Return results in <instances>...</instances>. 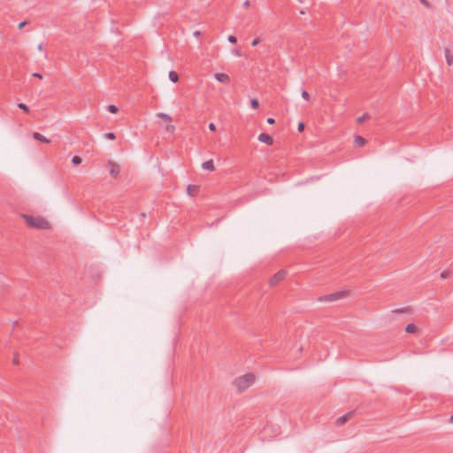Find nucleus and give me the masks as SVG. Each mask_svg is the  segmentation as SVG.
Instances as JSON below:
<instances>
[{
	"label": "nucleus",
	"mask_w": 453,
	"mask_h": 453,
	"mask_svg": "<svg viewBox=\"0 0 453 453\" xmlns=\"http://www.w3.org/2000/svg\"><path fill=\"white\" fill-rule=\"evenodd\" d=\"M256 377L253 373H246L237 377L234 380V385L237 388L238 392H243L255 382Z\"/></svg>",
	"instance_id": "nucleus-1"
},
{
	"label": "nucleus",
	"mask_w": 453,
	"mask_h": 453,
	"mask_svg": "<svg viewBox=\"0 0 453 453\" xmlns=\"http://www.w3.org/2000/svg\"><path fill=\"white\" fill-rule=\"evenodd\" d=\"M30 227L45 230L50 228V224L43 217L30 215Z\"/></svg>",
	"instance_id": "nucleus-2"
},
{
	"label": "nucleus",
	"mask_w": 453,
	"mask_h": 453,
	"mask_svg": "<svg viewBox=\"0 0 453 453\" xmlns=\"http://www.w3.org/2000/svg\"><path fill=\"white\" fill-rule=\"evenodd\" d=\"M343 296H344L343 292H335V293H332L329 295L320 296L319 298V301H320V302H334V301L342 298Z\"/></svg>",
	"instance_id": "nucleus-3"
},
{
	"label": "nucleus",
	"mask_w": 453,
	"mask_h": 453,
	"mask_svg": "<svg viewBox=\"0 0 453 453\" xmlns=\"http://www.w3.org/2000/svg\"><path fill=\"white\" fill-rule=\"evenodd\" d=\"M286 275L287 272L285 270L279 271L273 276L271 277V279L269 280V284L271 286L277 285L279 282L285 279Z\"/></svg>",
	"instance_id": "nucleus-4"
},
{
	"label": "nucleus",
	"mask_w": 453,
	"mask_h": 453,
	"mask_svg": "<svg viewBox=\"0 0 453 453\" xmlns=\"http://www.w3.org/2000/svg\"><path fill=\"white\" fill-rule=\"evenodd\" d=\"M108 165L111 166L110 174L114 179H117L120 172L119 165L112 161H109Z\"/></svg>",
	"instance_id": "nucleus-5"
},
{
	"label": "nucleus",
	"mask_w": 453,
	"mask_h": 453,
	"mask_svg": "<svg viewBox=\"0 0 453 453\" xmlns=\"http://www.w3.org/2000/svg\"><path fill=\"white\" fill-rule=\"evenodd\" d=\"M353 415H354V411L347 412L346 414H344L343 416H342L336 419V424L338 426L344 425L347 421H349L353 417Z\"/></svg>",
	"instance_id": "nucleus-6"
},
{
	"label": "nucleus",
	"mask_w": 453,
	"mask_h": 453,
	"mask_svg": "<svg viewBox=\"0 0 453 453\" xmlns=\"http://www.w3.org/2000/svg\"><path fill=\"white\" fill-rule=\"evenodd\" d=\"M214 78L218 81H219L221 83H224V84H228L230 82V77L226 73H217L214 74Z\"/></svg>",
	"instance_id": "nucleus-7"
},
{
	"label": "nucleus",
	"mask_w": 453,
	"mask_h": 453,
	"mask_svg": "<svg viewBox=\"0 0 453 453\" xmlns=\"http://www.w3.org/2000/svg\"><path fill=\"white\" fill-rule=\"evenodd\" d=\"M258 141L261 142L266 143L268 145H272L273 143V137L266 133H261L258 135Z\"/></svg>",
	"instance_id": "nucleus-8"
},
{
	"label": "nucleus",
	"mask_w": 453,
	"mask_h": 453,
	"mask_svg": "<svg viewBox=\"0 0 453 453\" xmlns=\"http://www.w3.org/2000/svg\"><path fill=\"white\" fill-rule=\"evenodd\" d=\"M199 192V187L196 185H188L187 188V193L190 196H195Z\"/></svg>",
	"instance_id": "nucleus-9"
},
{
	"label": "nucleus",
	"mask_w": 453,
	"mask_h": 453,
	"mask_svg": "<svg viewBox=\"0 0 453 453\" xmlns=\"http://www.w3.org/2000/svg\"><path fill=\"white\" fill-rule=\"evenodd\" d=\"M202 167L204 170L214 171L215 167H214L213 160L210 159L208 161L203 162V165H202Z\"/></svg>",
	"instance_id": "nucleus-10"
},
{
	"label": "nucleus",
	"mask_w": 453,
	"mask_h": 453,
	"mask_svg": "<svg viewBox=\"0 0 453 453\" xmlns=\"http://www.w3.org/2000/svg\"><path fill=\"white\" fill-rule=\"evenodd\" d=\"M33 137H34V139H35L41 142H45V143L50 142V141L45 136H43L42 134H41L38 132H35L33 134Z\"/></svg>",
	"instance_id": "nucleus-11"
},
{
	"label": "nucleus",
	"mask_w": 453,
	"mask_h": 453,
	"mask_svg": "<svg viewBox=\"0 0 453 453\" xmlns=\"http://www.w3.org/2000/svg\"><path fill=\"white\" fill-rule=\"evenodd\" d=\"M366 143V140L359 135L355 136V144L358 147L364 146Z\"/></svg>",
	"instance_id": "nucleus-12"
},
{
	"label": "nucleus",
	"mask_w": 453,
	"mask_h": 453,
	"mask_svg": "<svg viewBox=\"0 0 453 453\" xmlns=\"http://www.w3.org/2000/svg\"><path fill=\"white\" fill-rule=\"evenodd\" d=\"M445 58H446L447 64L449 65H451L453 63V56L451 55L450 50L449 49L445 50Z\"/></svg>",
	"instance_id": "nucleus-13"
},
{
	"label": "nucleus",
	"mask_w": 453,
	"mask_h": 453,
	"mask_svg": "<svg viewBox=\"0 0 453 453\" xmlns=\"http://www.w3.org/2000/svg\"><path fill=\"white\" fill-rule=\"evenodd\" d=\"M169 79L171 81L176 83L179 81V74L175 71H170Z\"/></svg>",
	"instance_id": "nucleus-14"
},
{
	"label": "nucleus",
	"mask_w": 453,
	"mask_h": 453,
	"mask_svg": "<svg viewBox=\"0 0 453 453\" xmlns=\"http://www.w3.org/2000/svg\"><path fill=\"white\" fill-rule=\"evenodd\" d=\"M405 332L409 334H414L417 332V326L414 324H408L405 326Z\"/></svg>",
	"instance_id": "nucleus-15"
},
{
	"label": "nucleus",
	"mask_w": 453,
	"mask_h": 453,
	"mask_svg": "<svg viewBox=\"0 0 453 453\" xmlns=\"http://www.w3.org/2000/svg\"><path fill=\"white\" fill-rule=\"evenodd\" d=\"M369 119H370V115L368 113H365L362 116L358 117L357 119V121L358 124H362V123H364L365 121H366Z\"/></svg>",
	"instance_id": "nucleus-16"
},
{
	"label": "nucleus",
	"mask_w": 453,
	"mask_h": 453,
	"mask_svg": "<svg viewBox=\"0 0 453 453\" xmlns=\"http://www.w3.org/2000/svg\"><path fill=\"white\" fill-rule=\"evenodd\" d=\"M157 117L160 118V119H165V121H168V122L172 121L171 116L166 114V113L159 112V113H157Z\"/></svg>",
	"instance_id": "nucleus-17"
},
{
	"label": "nucleus",
	"mask_w": 453,
	"mask_h": 453,
	"mask_svg": "<svg viewBox=\"0 0 453 453\" xmlns=\"http://www.w3.org/2000/svg\"><path fill=\"white\" fill-rule=\"evenodd\" d=\"M81 162H82V159H81V157H79V156H74V157H73V158H72V163H73L74 165H81Z\"/></svg>",
	"instance_id": "nucleus-18"
},
{
	"label": "nucleus",
	"mask_w": 453,
	"mask_h": 453,
	"mask_svg": "<svg viewBox=\"0 0 453 453\" xmlns=\"http://www.w3.org/2000/svg\"><path fill=\"white\" fill-rule=\"evenodd\" d=\"M107 109L108 111L111 112V113H117L119 111V108L114 105V104H110L107 106Z\"/></svg>",
	"instance_id": "nucleus-19"
},
{
	"label": "nucleus",
	"mask_w": 453,
	"mask_h": 453,
	"mask_svg": "<svg viewBox=\"0 0 453 453\" xmlns=\"http://www.w3.org/2000/svg\"><path fill=\"white\" fill-rule=\"evenodd\" d=\"M250 105L253 109H257L259 107L258 100L256 98H253L250 100Z\"/></svg>",
	"instance_id": "nucleus-20"
},
{
	"label": "nucleus",
	"mask_w": 453,
	"mask_h": 453,
	"mask_svg": "<svg viewBox=\"0 0 453 453\" xmlns=\"http://www.w3.org/2000/svg\"><path fill=\"white\" fill-rule=\"evenodd\" d=\"M104 138L109 139V140H114V139H116V135H115V134H114V133H111H111H106V134H104Z\"/></svg>",
	"instance_id": "nucleus-21"
},
{
	"label": "nucleus",
	"mask_w": 453,
	"mask_h": 453,
	"mask_svg": "<svg viewBox=\"0 0 453 453\" xmlns=\"http://www.w3.org/2000/svg\"><path fill=\"white\" fill-rule=\"evenodd\" d=\"M409 310H410V307H404V308H401V309H396V310L394 311V312H395V313H404V312H407Z\"/></svg>",
	"instance_id": "nucleus-22"
},
{
	"label": "nucleus",
	"mask_w": 453,
	"mask_h": 453,
	"mask_svg": "<svg viewBox=\"0 0 453 453\" xmlns=\"http://www.w3.org/2000/svg\"><path fill=\"white\" fill-rule=\"evenodd\" d=\"M18 107L24 111L28 112V106L26 104L20 103L18 104Z\"/></svg>",
	"instance_id": "nucleus-23"
},
{
	"label": "nucleus",
	"mask_w": 453,
	"mask_h": 453,
	"mask_svg": "<svg viewBox=\"0 0 453 453\" xmlns=\"http://www.w3.org/2000/svg\"><path fill=\"white\" fill-rule=\"evenodd\" d=\"M302 97L307 101H309L311 98L310 94L306 90L302 91Z\"/></svg>",
	"instance_id": "nucleus-24"
},
{
	"label": "nucleus",
	"mask_w": 453,
	"mask_h": 453,
	"mask_svg": "<svg viewBox=\"0 0 453 453\" xmlns=\"http://www.w3.org/2000/svg\"><path fill=\"white\" fill-rule=\"evenodd\" d=\"M227 40L231 43H236L237 42V38L234 35H229Z\"/></svg>",
	"instance_id": "nucleus-25"
},
{
	"label": "nucleus",
	"mask_w": 453,
	"mask_h": 453,
	"mask_svg": "<svg viewBox=\"0 0 453 453\" xmlns=\"http://www.w3.org/2000/svg\"><path fill=\"white\" fill-rule=\"evenodd\" d=\"M441 277L442 279H446V278L449 277V271H443V272H441Z\"/></svg>",
	"instance_id": "nucleus-26"
},
{
	"label": "nucleus",
	"mask_w": 453,
	"mask_h": 453,
	"mask_svg": "<svg viewBox=\"0 0 453 453\" xmlns=\"http://www.w3.org/2000/svg\"><path fill=\"white\" fill-rule=\"evenodd\" d=\"M12 363H13V365H16L19 364V356H18V354H15V355H14V357H13V359H12Z\"/></svg>",
	"instance_id": "nucleus-27"
},
{
	"label": "nucleus",
	"mask_w": 453,
	"mask_h": 453,
	"mask_svg": "<svg viewBox=\"0 0 453 453\" xmlns=\"http://www.w3.org/2000/svg\"><path fill=\"white\" fill-rule=\"evenodd\" d=\"M304 127H305V126H304V123H303V122H299V124H298V127H297L298 131H299V132H303V131L304 130Z\"/></svg>",
	"instance_id": "nucleus-28"
},
{
	"label": "nucleus",
	"mask_w": 453,
	"mask_h": 453,
	"mask_svg": "<svg viewBox=\"0 0 453 453\" xmlns=\"http://www.w3.org/2000/svg\"><path fill=\"white\" fill-rule=\"evenodd\" d=\"M209 129L212 132L216 131V126L214 123H210L209 124Z\"/></svg>",
	"instance_id": "nucleus-29"
},
{
	"label": "nucleus",
	"mask_w": 453,
	"mask_h": 453,
	"mask_svg": "<svg viewBox=\"0 0 453 453\" xmlns=\"http://www.w3.org/2000/svg\"><path fill=\"white\" fill-rule=\"evenodd\" d=\"M422 4H424L426 7H430V4L427 0H419Z\"/></svg>",
	"instance_id": "nucleus-30"
},
{
	"label": "nucleus",
	"mask_w": 453,
	"mask_h": 453,
	"mask_svg": "<svg viewBox=\"0 0 453 453\" xmlns=\"http://www.w3.org/2000/svg\"><path fill=\"white\" fill-rule=\"evenodd\" d=\"M258 43H259V39H258V38H255V39L252 41L251 45H252V46H257Z\"/></svg>",
	"instance_id": "nucleus-31"
},
{
	"label": "nucleus",
	"mask_w": 453,
	"mask_h": 453,
	"mask_svg": "<svg viewBox=\"0 0 453 453\" xmlns=\"http://www.w3.org/2000/svg\"><path fill=\"white\" fill-rule=\"evenodd\" d=\"M267 123L273 125L275 123V119L273 118H268Z\"/></svg>",
	"instance_id": "nucleus-32"
},
{
	"label": "nucleus",
	"mask_w": 453,
	"mask_h": 453,
	"mask_svg": "<svg viewBox=\"0 0 453 453\" xmlns=\"http://www.w3.org/2000/svg\"><path fill=\"white\" fill-rule=\"evenodd\" d=\"M21 217L25 219V221L27 222V224H28V215L27 214H21Z\"/></svg>",
	"instance_id": "nucleus-33"
},
{
	"label": "nucleus",
	"mask_w": 453,
	"mask_h": 453,
	"mask_svg": "<svg viewBox=\"0 0 453 453\" xmlns=\"http://www.w3.org/2000/svg\"><path fill=\"white\" fill-rule=\"evenodd\" d=\"M27 25V21H22L19 24V28L21 29Z\"/></svg>",
	"instance_id": "nucleus-34"
},
{
	"label": "nucleus",
	"mask_w": 453,
	"mask_h": 453,
	"mask_svg": "<svg viewBox=\"0 0 453 453\" xmlns=\"http://www.w3.org/2000/svg\"><path fill=\"white\" fill-rule=\"evenodd\" d=\"M250 5V2L249 0H246L244 3H243V7L245 8H249Z\"/></svg>",
	"instance_id": "nucleus-35"
},
{
	"label": "nucleus",
	"mask_w": 453,
	"mask_h": 453,
	"mask_svg": "<svg viewBox=\"0 0 453 453\" xmlns=\"http://www.w3.org/2000/svg\"><path fill=\"white\" fill-rule=\"evenodd\" d=\"M32 76L33 77H36V78H40V79H42V74L39 73H32Z\"/></svg>",
	"instance_id": "nucleus-36"
},
{
	"label": "nucleus",
	"mask_w": 453,
	"mask_h": 453,
	"mask_svg": "<svg viewBox=\"0 0 453 453\" xmlns=\"http://www.w3.org/2000/svg\"><path fill=\"white\" fill-rule=\"evenodd\" d=\"M194 35L198 37V36L201 35V32L200 31H196V32H194Z\"/></svg>",
	"instance_id": "nucleus-37"
},
{
	"label": "nucleus",
	"mask_w": 453,
	"mask_h": 453,
	"mask_svg": "<svg viewBox=\"0 0 453 453\" xmlns=\"http://www.w3.org/2000/svg\"><path fill=\"white\" fill-rule=\"evenodd\" d=\"M166 129L167 130H173L174 127L173 126H167Z\"/></svg>",
	"instance_id": "nucleus-38"
},
{
	"label": "nucleus",
	"mask_w": 453,
	"mask_h": 453,
	"mask_svg": "<svg viewBox=\"0 0 453 453\" xmlns=\"http://www.w3.org/2000/svg\"><path fill=\"white\" fill-rule=\"evenodd\" d=\"M234 54H235L236 56H241V53H240V51H239L238 50H234Z\"/></svg>",
	"instance_id": "nucleus-39"
},
{
	"label": "nucleus",
	"mask_w": 453,
	"mask_h": 453,
	"mask_svg": "<svg viewBox=\"0 0 453 453\" xmlns=\"http://www.w3.org/2000/svg\"><path fill=\"white\" fill-rule=\"evenodd\" d=\"M38 49H39L40 50L42 49V43H40V44L38 45Z\"/></svg>",
	"instance_id": "nucleus-40"
},
{
	"label": "nucleus",
	"mask_w": 453,
	"mask_h": 453,
	"mask_svg": "<svg viewBox=\"0 0 453 453\" xmlns=\"http://www.w3.org/2000/svg\"><path fill=\"white\" fill-rule=\"evenodd\" d=\"M141 215H142V217H146V214H145L144 212H142Z\"/></svg>",
	"instance_id": "nucleus-41"
},
{
	"label": "nucleus",
	"mask_w": 453,
	"mask_h": 453,
	"mask_svg": "<svg viewBox=\"0 0 453 453\" xmlns=\"http://www.w3.org/2000/svg\"><path fill=\"white\" fill-rule=\"evenodd\" d=\"M450 421L453 422V416L450 417Z\"/></svg>",
	"instance_id": "nucleus-42"
}]
</instances>
